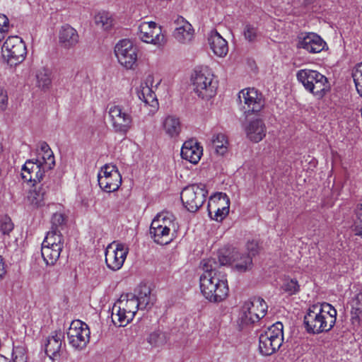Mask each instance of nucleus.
I'll use <instances>...</instances> for the list:
<instances>
[{"label":"nucleus","instance_id":"f257e3e1","mask_svg":"<svg viewBox=\"0 0 362 362\" xmlns=\"http://www.w3.org/2000/svg\"><path fill=\"white\" fill-rule=\"evenodd\" d=\"M203 274L200 276V289L203 296L210 302L218 303L224 300L228 293L226 276L218 270L214 258L201 262Z\"/></svg>","mask_w":362,"mask_h":362},{"label":"nucleus","instance_id":"f03ea898","mask_svg":"<svg viewBox=\"0 0 362 362\" xmlns=\"http://www.w3.org/2000/svg\"><path fill=\"white\" fill-rule=\"evenodd\" d=\"M337 310L329 303L315 304L310 306L304 316V325L310 334L329 332L335 325Z\"/></svg>","mask_w":362,"mask_h":362},{"label":"nucleus","instance_id":"7ed1b4c3","mask_svg":"<svg viewBox=\"0 0 362 362\" xmlns=\"http://www.w3.org/2000/svg\"><path fill=\"white\" fill-rule=\"evenodd\" d=\"M139 309L135 294H122L112 307V321L117 327H125L134 319Z\"/></svg>","mask_w":362,"mask_h":362},{"label":"nucleus","instance_id":"20e7f679","mask_svg":"<svg viewBox=\"0 0 362 362\" xmlns=\"http://www.w3.org/2000/svg\"><path fill=\"white\" fill-rule=\"evenodd\" d=\"M296 77L308 91L319 98H322L329 90L327 78L315 70L300 69L297 72Z\"/></svg>","mask_w":362,"mask_h":362},{"label":"nucleus","instance_id":"39448f33","mask_svg":"<svg viewBox=\"0 0 362 362\" xmlns=\"http://www.w3.org/2000/svg\"><path fill=\"white\" fill-rule=\"evenodd\" d=\"M1 55L4 62L11 67L22 63L27 55L25 42L18 36H9L1 47Z\"/></svg>","mask_w":362,"mask_h":362},{"label":"nucleus","instance_id":"423d86ee","mask_svg":"<svg viewBox=\"0 0 362 362\" xmlns=\"http://www.w3.org/2000/svg\"><path fill=\"white\" fill-rule=\"evenodd\" d=\"M284 340L283 324L277 322L259 336V349L262 355L270 356L281 346Z\"/></svg>","mask_w":362,"mask_h":362},{"label":"nucleus","instance_id":"0eeeda50","mask_svg":"<svg viewBox=\"0 0 362 362\" xmlns=\"http://www.w3.org/2000/svg\"><path fill=\"white\" fill-rule=\"evenodd\" d=\"M208 191L203 183L185 187L180 194L184 206L190 212L197 211L204 203Z\"/></svg>","mask_w":362,"mask_h":362},{"label":"nucleus","instance_id":"6e6552de","mask_svg":"<svg viewBox=\"0 0 362 362\" xmlns=\"http://www.w3.org/2000/svg\"><path fill=\"white\" fill-rule=\"evenodd\" d=\"M192 83L194 91L202 99L209 100L216 93L217 82L212 72L206 68L195 72Z\"/></svg>","mask_w":362,"mask_h":362},{"label":"nucleus","instance_id":"1a4fd4ad","mask_svg":"<svg viewBox=\"0 0 362 362\" xmlns=\"http://www.w3.org/2000/svg\"><path fill=\"white\" fill-rule=\"evenodd\" d=\"M218 266L231 264L240 272H245L252 267V257L250 255L240 252L236 250L231 252L220 251L218 256Z\"/></svg>","mask_w":362,"mask_h":362},{"label":"nucleus","instance_id":"9d476101","mask_svg":"<svg viewBox=\"0 0 362 362\" xmlns=\"http://www.w3.org/2000/svg\"><path fill=\"white\" fill-rule=\"evenodd\" d=\"M239 104L245 114L257 113L264 107V99L261 92L255 88L243 89L238 93Z\"/></svg>","mask_w":362,"mask_h":362},{"label":"nucleus","instance_id":"9b49d317","mask_svg":"<svg viewBox=\"0 0 362 362\" xmlns=\"http://www.w3.org/2000/svg\"><path fill=\"white\" fill-rule=\"evenodd\" d=\"M88 326L81 320L71 322L67 332L69 344L76 350H83L90 341Z\"/></svg>","mask_w":362,"mask_h":362},{"label":"nucleus","instance_id":"f8f14e48","mask_svg":"<svg viewBox=\"0 0 362 362\" xmlns=\"http://www.w3.org/2000/svg\"><path fill=\"white\" fill-rule=\"evenodd\" d=\"M115 53L119 63L127 69H134L136 66L138 49L129 40L124 39L117 43Z\"/></svg>","mask_w":362,"mask_h":362},{"label":"nucleus","instance_id":"ddd939ff","mask_svg":"<svg viewBox=\"0 0 362 362\" xmlns=\"http://www.w3.org/2000/svg\"><path fill=\"white\" fill-rule=\"evenodd\" d=\"M98 181L100 187L106 192L117 191L122 184V175L115 165L106 164L101 168Z\"/></svg>","mask_w":362,"mask_h":362},{"label":"nucleus","instance_id":"4468645a","mask_svg":"<svg viewBox=\"0 0 362 362\" xmlns=\"http://www.w3.org/2000/svg\"><path fill=\"white\" fill-rule=\"evenodd\" d=\"M267 308L268 306L263 298L252 297L246 301L242 308V320L245 324L258 322L265 316Z\"/></svg>","mask_w":362,"mask_h":362},{"label":"nucleus","instance_id":"2eb2a0df","mask_svg":"<svg viewBox=\"0 0 362 362\" xmlns=\"http://www.w3.org/2000/svg\"><path fill=\"white\" fill-rule=\"evenodd\" d=\"M139 37L144 42L158 47L165 43V35L162 33L161 26L153 21L142 22L139 26Z\"/></svg>","mask_w":362,"mask_h":362},{"label":"nucleus","instance_id":"dca6fc26","mask_svg":"<svg viewBox=\"0 0 362 362\" xmlns=\"http://www.w3.org/2000/svg\"><path fill=\"white\" fill-rule=\"evenodd\" d=\"M128 247L122 243L113 242L105 250V262L107 267L113 271L119 269L127 257Z\"/></svg>","mask_w":362,"mask_h":362},{"label":"nucleus","instance_id":"f3484780","mask_svg":"<svg viewBox=\"0 0 362 362\" xmlns=\"http://www.w3.org/2000/svg\"><path fill=\"white\" fill-rule=\"evenodd\" d=\"M108 113L115 132L122 134H127L132 125V116L124 111L119 105L111 106Z\"/></svg>","mask_w":362,"mask_h":362},{"label":"nucleus","instance_id":"a211bd4d","mask_svg":"<svg viewBox=\"0 0 362 362\" xmlns=\"http://www.w3.org/2000/svg\"><path fill=\"white\" fill-rule=\"evenodd\" d=\"M47 170L44 169L42 164L36 160H28L23 165L21 169L22 179L26 182H33L35 185L41 182L44 177L45 172Z\"/></svg>","mask_w":362,"mask_h":362},{"label":"nucleus","instance_id":"6ab92c4d","mask_svg":"<svg viewBox=\"0 0 362 362\" xmlns=\"http://www.w3.org/2000/svg\"><path fill=\"white\" fill-rule=\"evenodd\" d=\"M176 28L173 32V37L181 44L190 43L194 36V30L192 25L182 16H177L174 21Z\"/></svg>","mask_w":362,"mask_h":362},{"label":"nucleus","instance_id":"aec40b11","mask_svg":"<svg viewBox=\"0 0 362 362\" xmlns=\"http://www.w3.org/2000/svg\"><path fill=\"white\" fill-rule=\"evenodd\" d=\"M326 46V42L320 36L314 33H306L299 37L298 47L305 49L310 53L315 54L322 51Z\"/></svg>","mask_w":362,"mask_h":362},{"label":"nucleus","instance_id":"412c9836","mask_svg":"<svg viewBox=\"0 0 362 362\" xmlns=\"http://www.w3.org/2000/svg\"><path fill=\"white\" fill-rule=\"evenodd\" d=\"M247 138L254 142L258 143L266 136L267 128L264 122L259 118L249 121L244 127Z\"/></svg>","mask_w":362,"mask_h":362},{"label":"nucleus","instance_id":"4be33fe9","mask_svg":"<svg viewBox=\"0 0 362 362\" xmlns=\"http://www.w3.org/2000/svg\"><path fill=\"white\" fill-rule=\"evenodd\" d=\"M202 153V147L193 139L186 141L181 148L182 158L193 164L200 160Z\"/></svg>","mask_w":362,"mask_h":362},{"label":"nucleus","instance_id":"5701e85b","mask_svg":"<svg viewBox=\"0 0 362 362\" xmlns=\"http://www.w3.org/2000/svg\"><path fill=\"white\" fill-rule=\"evenodd\" d=\"M208 42L214 54L219 57H225L228 52L227 41L216 30H211Z\"/></svg>","mask_w":362,"mask_h":362},{"label":"nucleus","instance_id":"b1692460","mask_svg":"<svg viewBox=\"0 0 362 362\" xmlns=\"http://www.w3.org/2000/svg\"><path fill=\"white\" fill-rule=\"evenodd\" d=\"M77 31L69 25L62 27L59 33V41L62 47L69 49L74 47L78 42Z\"/></svg>","mask_w":362,"mask_h":362},{"label":"nucleus","instance_id":"393cba45","mask_svg":"<svg viewBox=\"0 0 362 362\" xmlns=\"http://www.w3.org/2000/svg\"><path fill=\"white\" fill-rule=\"evenodd\" d=\"M177 228L158 227L156 228H150V234L157 244L167 245L175 238V233Z\"/></svg>","mask_w":362,"mask_h":362},{"label":"nucleus","instance_id":"a878e982","mask_svg":"<svg viewBox=\"0 0 362 362\" xmlns=\"http://www.w3.org/2000/svg\"><path fill=\"white\" fill-rule=\"evenodd\" d=\"M64 333L62 331H56L49 336L45 344V353L51 358H54L60 351Z\"/></svg>","mask_w":362,"mask_h":362},{"label":"nucleus","instance_id":"bb28decb","mask_svg":"<svg viewBox=\"0 0 362 362\" xmlns=\"http://www.w3.org/2000/svg\"><path fill=\"white\" fill-rule=\"evenodd\" d=\"M47 191L43 186H40L28 192L27 202L33 209H38L44 206L46 203Z\"/></svg>","mask_w":362,"mask_h":362},{"label":"nucleus","instance_id":"cd10ccee","mask_svg":"<svg viewBox=\"0 0 362 362\" xmlns=\"http://www.w3.org/2000/svg\"><path fill=\"white\" fill-rule=\"evenodd\" d=\"M163 128L165 133L170 138H177L182 131L180 119L173 115H168L164 119Z\"/></svg>","mask_w":362,"mask_h":362},{"label":"nucleus","instance_id":"c85d7f7f","mask_svg":"<svg viewBox=\"0 0 362 362\" xmlns=\"http://www.w3.org/2000/svg\"><path fill=\"white\" fill-rule=\"evenodd\" d=\"M225 204V206H223L221 208L220 206L216 207L214 211V215L212 216V209H209V214L211 218L216 221H221L228 214L229 212V205L230 200L228 197L225 193H219L218 194V205H221Z\"/></svg>","mask_w":362,"mask_h":362},{"label":"nucleus","instance_id":"c756f323","mask_svg":"<svg viewBox=\"0 0 362 362\" xmlns=\"http://www.w3.org/2000/svg\"><path fill=\"white\" fill-rule=\"evenodd\" d=\"M349 304L351 308V319L352 322L359 323L362 320V291L354 294Z\"/></svg>","mask_w":362,"mask_h":362},{"label":"nucleus","instance_id":"7c9ffc66","mask_svg":"<svg viewBox=\"0 0 362 362\" xmlns=\"http://www.w3.org/2000/svg\"><path fill=\"white\" fill-rule=\"evenodd\" d=\"M139 309L150 308L155 302V296L151 295V290L146 286H140L138 296H136Z\"/></svg>","mask_w":362,"mask_h":362},{"label":"nucleus","instance_id":"2f4dec72","mask_svg":"<svg viewBox=\"0 0 362 362\" xmlns=\"http://www.w3.org/2000/svg\"><path fill=\"white\" fill-rule=\"evenodd\" d=\"M137 95L146 105L154 108L157 107L158 103L156 95L147 83H141L137 90Z\"/></svg>","mask_w":362,"mask_h":362},{"label":"nucleus","instance_id":"473e14b6","mask_svg":"<svg viewBox=\"0 0 362 362\" xmlns=\"http://www.w3.org/2000/svg\"><path fill=\"white\" fill-rule=\"evenodd\" d=\"M164 226L172 228H177L174 216L170 212L165 211L158 214L152 221L150 228H156Z\"/></svg>","mask_w":362,"mask_h":362},{"label":"nucleus","instance_id":"72a5a7b5","mask_svg":"<svg viewBox=\"0 0 362 362\" xmlns=\"http://www.w3.org/2000/svg\"><path fill=\"white\" fill-rule=\"evenodd\" d=\"M63 248L42 245L41 253L44 261L47 264L53 265L56 263L60 256V253Z\"/></svg>","mask_w":362,"mask_h":362},{"label":"nucleus","instance_id":"f704fd0d","mask_svg":"<svg viewBox=\"0 0 362 362\" xmlns=\"http://www.w3.org/2000/svg\"><path fill=\"white\" fill-rule=\"evenodd\" d=\"M42 245L52 247L57 245V247L63 248L64 240L59 230H56L55 228L51 229L49 231H48L42 243Z\"/></svg>","mask_w":362,"mask_h":362},{"label":"nucleus","instance_id":"c9c22d12","mask_svg":"<svg viewBox=\"0 0 362 362\" xmlns=\"http://www.w3.org/2000/svg\"><path fill=\"white\" fill-rule=\"evenodd\" d=\"M52 83L51 71L46 68L40 69L36 73V85L42 90H47Z\"/></svg>","mask_w":362,"mask_h":362},{"label":"nucleus","instance_id":"e433bc0d","mask_svg":"<svg viewBox=\"0 0 362 362\" xmlns=\"http://www.w3.org/2000/svg\"><path fill=\"white\" fill-rule=\"evenodd\" d=\"M211 142L216 152L218 154L223 155L227 151L228 139L223 133L214 134L211 139Z\"/></svg>","mask_w":362,"mask_h":362},{"label":"nucleus","instance_id":"4c0bfd02","mask_svg":"<svg viewBox=\"0 0 362 362\" xmlns=\"http://www.w3.org/2000/svg\"><path fill=\"white\" fill-rule=\"evenodd\" d=\"M243 35L249 42H255L260 37L261 33L254 24L247 23L243 26Z\"/></svg>","mask_w":362,"mask_h":362},{"label":"nucleus","instance_id":"58836bf2","mask_svg":"<svg viewBox=\"0 0 362 362\" xmlns=\"http://www.w3.org/2000/svg\"><path fill=\"white\" fill-rule=\"evenodd\" d=\"M95 23L103 30H108L112 25V19L106 12H100L95 16Z\"/></svg>","mask_w":362,"mask_h":362},{"label":"nucleus","instance_id":"ea45409f","mask_svg":"<svg viewBox=\"0 0 362 362\" xmlns=\"http://www.w3.org/2000/svg\"><path fill=\"white\" fill-rule=\"evenodd\" d=\"M353 228L355 234L362 237V204H358L355 209Z\"/></svg>","mask_w":362,"mask_h":362},{"label":"nucleus","instance_id":"a19ab883","mask_svg":"<svg viewBox=\"0 0 362 362\" xmlns=\"http://www.w3.org/2000/svg\"><path fill=\"white\" fill-rule=\"evenodd\" d=\"M39 163L42 164L44 169L52 170L55 165V160L52 151L43 152L41 159H36Z\"/></svg>","mask_w":362,"mask_h":362},{"label":"nucleus","instance_id":"79ce46f5","mask_svg":"<svg viewBox=\"0 0 362 362\" xmlns=\"http://www.w3.org/2000/svg\"><path fill=\"white\" fill-rule=\"evenodd\" d=\"M352 76L356 88L359 95L362 96V62L356 65Z\"/></svg>","mask_w":362,"mask_h":362},{"label":"nucleus","instance_id":"37998d69","mask_svg":"<svg viewBox=\"0 0 362 362\" xmlns=\"http://www.w3.org/2000/svg\"><path fill=\"white\" fill-rule=\"evenodd\" d=\"M148 341L152 345L160 346L166 342V336L161 331H155L150 334Z\"/></svg>","mask_w":362,"mask_h":362},{"label":"nucleus","instance_id":"c03bdc74","mask_svg":"<svg viewBox=\"0 0 362 362\" xmlns=\"http://www.w3.org/2000/svg\"><path fill=\"white\" fill-rule=\"evenodd\" d=\"M282 288L289 295L295 294L299 291V285L296 279L286 281Z\"/></svg>","mask_w":362,"mask_h":362},{"label":"nucleus","instance_id":"a18cd8bd","mask_svg":"<svg viewBox=\"0 0 362 362\" xmlns=\"http://www.w3.org/2000/svg\"><path fill=\"white\" fill-rule=\"evenodd\" d=\"M13 229V223L11 221V219L5 216L2 218L0 221V231L4 235H8Z\"/></svg>","mask_w":362,"mask_h":362},{"label":"nucleus","instance_id":"49530a36","mask_svg":"<svg viewBox=\"0 0 362 362\" xmlns=\"http://www.w3.org/2000/svg\"><path fill=\"white\" fill-rule=\"evenodd\" d=\"M9 21L6 16L0 13V42L4 39L9 30Z\"/></svg>","mask_w":362,"mask_h":362},{"label":"nucleus","instance_id":"de8ad7c7","mask_svg":"<svg viewBox=\"0 0 362 362\" xmlns=\"http://www.w3.org/2000/svg\"><path fill=\"white\" fill-rule=\"evenodd\" d=\"M12 356L13 362H26L25 351L22 346L15 347L13 349Z\"/></svg>","mask_w":362,"mask_h":362},{"label":"nucleus","instance_id":"09e8293b","mask_svg":"<svg viewBox=\"0 0 362 362\" xmlns=\"http://www.w3.org/2000/svg\"><path fill=\"white\" fill-rule=\"evenodd\" d=\"M65 223V217L62 214L60 213H56L54 214L52 219H51V223H52V228L51 229H55L59 230V227L62 226Z\"/></svg>","mask_w":362,"mask_h":362},{"label":"nucleus","instance_id":"8fccbe9b","mask_svg":"<svg viewBox=\"0 0 362 362\" xmlns=\"http://www.w3.org/2000/svg\"><path fill=\"white\" fill-rule=\"evenodd\" d=\"M246 247L247 251L252 255H255L259 250V245L257 240H252L247 243Z\"/></svg>","mask_w":362,"mask_h":362},{"label":"nucleus","instance_id":"3c124183","mask_svg":"<svg viewBox=\"0 0 362 362\" xmlns=\"http://www.w3.org/2000/svg\"><path fill=\"white\" fill-rule=\"evenodd\" d=\"M8 105V95L6 90L0 86V110H5Z\"/></svg>","mask_w":362,"mask_h":362},{"label":"nucleus","instance_id":"603ef678","mask_svg":"<svg viewBox=\"0 0 362 362\" xmlns=\"http://www.w3.org/2000/svg\"><path fill=\"white\" fill-rule=\"evenodd\" d=\"M6 267L2 257L0 255V282L4 279L6 274Z\"/></svg>","mask_w":362,"mask_h":362},{"label":"nucleus","instance_id":"864d4df0","mask_svg":"<svg viewBox=\"0 0 362 362\" xmlns=\"http://www.w3.org/2000/svg\"><path fill=\"white\" fill-rule=\"evenodd\" d=\"M40 150L42 153L48 151H52L49 145L45 141L40 143Z\"/></svg>","mask_w":362,"mask_h":362},{"label":"nucleus","instance_id":"5fc2aeb1","mask_svg":"<svg viewBox=\"0 0 362 362\" xmlns=\"http://www.w3.org/2000/svg\"><path fill=\"white\" fill-rule=\"evenodd\" d=\"M0 362H10V361L8 360V358L4 357V356L0 355Z\"/></svg>","mask_w":362,"mask_h":362},{"label":"nucleus","instance_id":"6e6d98bb","mask_svg":"<svg viewBox=\"0 0 362 362\" xmlns=\"http://www.w3.org/2000/svg\"><path fill=\"white\" fill-rule=\"evenodd\" d=\"M2 151H3V146H2V145L0 144V154L1 153Z\"/></svg>","mask_w":362,"mask_h":362}]
</instances>
